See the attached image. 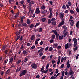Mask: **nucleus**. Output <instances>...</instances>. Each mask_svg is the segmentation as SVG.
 Returning a JSON list of instances; mask_svg holds the SVG:
<instances>
[{"instance_id":"nucleus-1","label":"nucleus","mask_w":79,"mask_h":79,"mask_svg":"<svg viewBox=\"0 0 79 79\" xmlns=\"http://www.w3.org/2000/svg\"><path fill=\"white\" fill-rule=\"evenodd\" d=\"M27 71L26 70H22L21 73H20V76H24V75H26V73H27Z\"/></svg>"},{"instance_id":"nucleus-2","label":"nucleus","mask_w":79,"mask_h":79,"mask_svg":"<svg viewBox=\"0 0 79 79\" xmlns=\"http://www.w3.org/2000/svg\"><path fill=\"white\" fill-rule=\"evenodd\" d=\"M72 5V3L70 0H69L68 2V4H67L66 5L67 8L68 9L69 8V6H71Z\"/></svg>"},{"instance_id":"nucleus-3","label":"nucleus","mask_w":79,"mask_h":79,"mask_svg":"<svg viewBox=\"0 0 79 79\" xmlns=\"http://www.w3.org/2000/svg\"><path fill=\"white\" fill-rule=\"evenodd\" d=\"M31 67L33 69H37V65L35 63H32L31 64Z\"/></svg>"},{"instance_id":"nucleus-4","label":"nucleus","mask_w":79,"mask_h":79,"mask_svg":"<svg viewBox=\"0 0 79 79\" xmlns=\"http://www.w3.org/2000/svg\"><path fill=\"white\" fill-rule=\"evenodd\" d=\"M59 16L60 17L61 19H63L64 18V13L63 12H61L59 14Z\"/></svg>"},{"instance_id":"nucleus-5","label":"nucleus","mask_w":79,"mask_h":79,"mask_svg":"<svg viewBox=\"0 0 79 79\" xmlns=\"http://www.w3.org/2000/svg\"><path fill=\"white\" fill-rule=\"evenodd\" d=\"M62 28L64 29V32H66L67 31V27L65 25L62 26Z\"/></svg>"},{"instance_id":"nucleus-6","label":"nucleus","mask_w":79,"mask_h":79,"mask_svg":"<svg viewBox=\"0 0 79 79\" xmlns=\"http://www.w3.org/2000/svg\"><path fill=\"white\" fill-rule=\"evenodd\" d=\"M8 61V59H6L4 60V63H3L4 66H5V65H6Z\"/></svg>"},{"instance_id":"nucleus-7","label":"nucleus","mask_w":79,"mask_h":79,"mask_svg":"<svg viewBox=\"0 0 79 79\" xmlns=\"http://www.w3.org/2000/svg\"><path fill=\"white\" fill-rule=\"evenodd\" d=\"M69 74L70 75H73V74H74V72L71 69L69 72Z\"/></svg>"},{"instance_id":"nucleus-8","label":"nucleus","mask_w":79,"mask_h":79,"mask_svg":"<svg viewBox=\"0 0 79 79\" xmlns=\"http://www.w3.org/2000/svg\"><path fill=\"white\" fill-rule=\"evenodd\" d=\"M56 40H58V37H59V34L58 32L56 33Z\"/></svg>"},{"instance_id":"nucleus-9","label":"nucleus","mask_w":79,"mask_h":79,"mask_svg":"<svg viewBox=\"0 0 79 79\" xmlns=\"http://www.w3.org/2000/svg\"><path fill=\"white\" fill-rule=\"evenodd\" d=\"M8 51H9V49H7L5 50V53L4 54V55H6L7 54H8Z\"/></svg>"},{"instance_id":"nucleus-10","label":"nucleus","mask_w":79,"mask_h":79,"mask_svg":"<svg viewBox=\"0 0 79 79\" xmlns=\"http://www.w3.org/2000/svg\"><path fill=\"white\" fill-rule=\"evenodd\" d=\"M11 71V69H9L6 72V74H9L10 73V72Z\"/></svg>"},{"instance_id":"nucleus-11","label":"nucleus","mask_w":79,"mask_h":79,"mask_svg":"<svg viewBox=\"0 0 79 79\" xmlns=\"http://www.w3.org/2000/svg\"><path fill=\"white\" fill-rule=\"evenodd\" d=\"M31 41L33 40H34L35 38V35H32V36L31 37Z\"/></svg>"},{"instance_id":"nucleus-12","label":"nucleus","mask_w":79,"mask_h":79,"mask_svg":"<svg viewBox=\"0 0 79 79\" xmlns=\"http://www.w3.org/2000/svg\"><path fill=\"white\" fill-rule=\"evenodd\" d=\"M69 21H71L70 25L71 26H73L74 25V21L73 20H69Z\"/></svg>"},{"instance_id":"nucleus-13","label":"nucleus","mask_w":79,"mask_h":79,"mask_svg":"<svg viewBox=\"0 0 79 79\" xmlns=\"http://www.w3.org/2000/svg\"><path fill=\"white\" fill-rule=\"evenodd\" d=\"M21 67H19L17 68V69L16 70V72H18L19 71H21Z\"/></svg>"},{"instance_id":"nucleus-14","label":"nucleus","mask_w":79,"mask_h":79,"mask_svg":"<svg viewBox=\"0 0 79 79\" xmlns=\"http://www.w3.org/2000/svg\"><path fill=\"white\" fill-rule=\"evenodd\" d=\"M5 48H6V46H5V45H4L3 47L1 49V50L2 52H4V51H5Z\"/></svg>"},{"instance_id":"nucleus-15","label":"nucleus","mask_w":79,"mask_h":79,"mask_svg":"<svg viewBox=\"0 0 79 79\" xmlns=\"http://www.w3.org/2000/svg\"><path fill=\"white\" fill-rule=\"evenodd\" d=\"M44 50V48H41V49L39 50L38 52H37V53H40V52H42V51H43V50Z\"/></svg>"},{"instance_id":"nucleus-16","label":"nucleus","mask_w":79,"mask_h":79,"mask_svg":"<svg viewBox=\"0 0 79 79\" xmlns=\"http://www.w3.org/2000/svg\"><path fill=\"white\" fill-rule=\"evenodd\" d=\"M51 23L52 25H54V26H56V22L55 21L52 22Z\"/></svg>"},{"instance_id":"nucleus-17","label":"nucleus","mask_w":79,"mask_h":79,"mask_svg":"<svg viewBox=\"0 0 79 79\" xmlns=\"http://www.w3.org/2000/svg\"><path fill=\"white\" fill-rule=\"evenodd\" d=\"M23 55H24L26 56L27 55V52L26 50H24L23 51Z\"/></svg>"},{"instance_id":"nucleus-18","label":"nucleus","mask_w":79,"mask_h":79,"mask_svg":"<svg viewBox=\"0 0 79 79\" xmlns=\"http://www.w3.org/2000/svg\"><path fill=\"white\" fill-rule=\"evenodd\" d=\"M58 46V44L57 43L53 45V47L54 48H56Z\"/></svg>"},{"instance_id":"nucleus-19","label":"nucleus","mask_w":79,"mask_h":79,"mask_svg":"<svg viewBox=\"0 0 79 79\" xmlns=\"http://www.w3.org/2000/svg\"><path fill=\"white\" fill-rule=\"evenodd\" d=\"M49 9L50 11L49 13L50 14H53V11L52 10V9L51 7H50Z\"/></svg>"},{"instance_id":"nucleus-20","label":"nucleus","mask_w":79,"mask_h":79,"mask_svg":"<svg viewBox=\"0 0 79 79\" xmlns=\"http://www.w3.org/2000/svg\"><path fill=\"white\" fill-rule=\"evenodd\" d=\"M76 26L77 28H79V21L77 22L76 23Z\"/></svg>"},{"instance_id":"nucleus-21","label":"nucleus","mask_w":79,"mask_h":79,"mask_svg":"<svg viewBox=\"0 0 79 79\" xmlns=\"http://www.w3.org/2000/svg\"><path fill=\"white\" fill-rule=\"evenodd\" d=\"M65 48L66 50H67L68 48V43L65 44Z\"/></svg>"},{"instance_id":"nucleus-22","label":"nucleus","mask_w":79,"mask_h":79,"mask_svg":"<svg viewBox=\"0 0 79 79\" xmlns=\"http://www.w3.org/2000/svg\"><path fill=\"white\" fill-rule=\"evenodd\" d=\"M51 38L52 39H55V35L54 34H53L52 36H51Z\"/></svg>"},{"instance_id":"nucleus-23","label":"nucleus","mask_w":79,"mask_h":79,"mask_svg":"<svg viewBox=\"0 0 79 79\" xmlns=\"http://www.w3.org/2000/svg\"><path fill=\"white\" fill-rule=\"evenodd\" d=\"M44 67H43L41 69L40 71L42 73H44Z\"/></svg>"},{"instance_id":"nucleus-24","label":"nucleus","mask_w":79,"mask_h":79,"mask_svg":"<svg viewBox=\"0 0 79 79\" xmlns=\"http://www.w3.org/2000/svg\"><path fill=\"white\" fill-rule=\"evenodd\" d=\"M73 41L74 43H77V39L76 38H74L73 39Z\"/></svg>"},{"instance_id":"nucleus-25","label":"nucleus","mask_w":79,"mask_h":79,"mask_svg":"<svg viewBox=\"0 0 79 79\" xmlns=\"http://www.w3.org/2000/svg\"><path fill=\"white\" fill-rule=\"evenodd\" d=\"M43 29L42 28H40L39 29L38 32H42Z\"/></svg>"},{"instance_id":"nucleus-26","label":"nucleus","mask_w":79,"mask_h":79,"mask_svg":"<svg viewBox=\"0 0 79 79\" xmlns=\"http://www.w3.org/2000/svg\"><path fill=\"white\" fill-rule=\"evenodd\" d=\"M22 25L24 26V27H27V24L26 23H22Z\"/></svg>"},{"instance_id":"nucleus-27","label":"nucleus","mask_w":79,"mask_h":79,"mask_svg":"<svg viewBox=\"0 0 79 79\" xmlns=\"http://www.w3.org/2000/svg\"><path fill=\"white\" fill-rule=\"evenodd\" d=\"M78 48V46H76L75 48H73V50L74 51H76L77 49Z\"/></svg>"},{"instance_id":"nucleus-28","label":"nucleus","mask_w":79,"mask_h":79,"mask_svg":"<svg viewBox=\"0 0 79 79\" xmlns=\"http://www.w3.org/2000/svg\"><path fill=\"white\" fill-rule=\"evenodd\" d=\"M13 61V57H11L9 63H12Z\"/></svg>"},{"instance_id":"nucleus-29","label":"nucleus","mask_w":79,"mask_h":79,"mask_svg":"<svg viewBox=\"0 0 79 79\" xmlns=\"http://www.w3.org/2000/svg\"><path fill=\"white\" fill-rule=\"evenodd\" d=\"M39 24H40V23H39V22H38V23H36V24L35 25V27H37V26H38Z\"/></svg>"},{"instance_id":"nucleus-30","label":"nucleus","mask_w":79,"mask_h":79,"mask_svg":"<svg viewBox=\"0 0 79 79\" xmlns=\"http://www.w3.org/2000/svg\"><path fill=\"white\" fill-rule=\"evenodd\" d=\"M72 44L69 43L68 44V48H69L71 47V46H72Z\"/></svg>"},{"instance_id":"nucleus-31","label":"nucleus","mask_w":79,"mask_h":79,"mask_svg":"<svg viewBox=\"0 0 79 79\" xmlns=\"http://www.w3.org/2000/svg\"><path fill=\"white\" fill-rule=\"evenodd\" d=\"M28 8H29V12H30V11H31V6H30L28 7Z\"/></svg>"},{"instance_id":"nucleus-32","label":"nucleus","mask_w":79,"mask_h":79,"mask_svg":"<svg viewBox=\"0 0 79 79\" xmlns=\"http://www.w3.org/2000/svg\"><path fill=\"white\" fill-rule=\"evenodd\" d=\"M28 27L30 28H33L34 27V24H31L30 26Z\"/></svg>"},{"instance_id":"nucleus-33","label":"nucleus","mask_w":79,"mask_h":79,"mask_svg":"<svg viewBox=\"0 0 79 79\" xmlns=\"http://www.w3.org/2000/svg\"><path fill=\"white\" fill-rule=\"evenodd\" d=\"M70 11L71 14H73L74 13V10H71Z\"/></svg>"},{"instance_id":"nucleus-34","label":"nucleus","mask_w":79,"mask_h":79,"mask_svg":"<svg viewBox=\"0 0 79 79\" xmlns=\"http://www.w3.org/2000/svg\"><path fill=\"white\" fill-rule=\"evenodd\" d=\"M60 23L62 25H64V21L62 20Z\"/></svg>"},{"instance_id":"nucleus-35","label":"nucleus","mask_w":79,"mask_h":79,"mask_svg":"<svg viewBox=\"0 0 79 79\" xmlns=\"http://www.w3.org/2000/svg\"><path fill=\"white\" fill-rule=\"evenodd\" d=\"M77 43H74L73 44V47H76L77 46Z\"/></svg>"},{"instance_id":"nucleus-36","label":"nucleus","mask_w":79,"mask_h":79,"mask_svg":"<svg viewBox=\"0 0 79 79\" xmlns=\"http://www.w3.org/2000/svg\"><path fill=\"white\" fill-rule=\"evenodd\" d=\"M53 50V48L52 47H50L49 49V52H51Z\"/></svg>"},{"instance_id":"nucleus-37","label":"nucleus","mask_w":79,"mask_h":79,"mask_svg":"<svg viewBox=\"0 0 79 79\" xmlns=\"http://www.w3.org/2000/svg\"><path fill=\"white\" fill-rule=\"evenodd\" d=\"M20 35L17 36V37L16 41H17V40H19V39H20Z\"/></svg>"},{"instance_id":"nucleus-38","label":"nucleus","mask_w":79,"mask_h":79,"mask_svg":"<svg viewBox=\"0 0 79 79\" xmlns=\"http://www.w3.org/2000/svg\"><path fill=\"white\" fill-rule=\"evenodd\" d=\"M52 32L54 33V34L55 33V35H56V32H56V30H53L52 31Z\"/></svg>"},{"instance_id":"nucleus-39","label":"nucleus","mask_w":79,"mask_h":79,"mask_svg":"<svg viewBox=\"0 0 79 79\" xmlns=\"http://www.w3.org/2000/svg\"><path fill=\"white\" fill-rule=\"evenodd\" d=\"M47 11V10H45L44 11H42V14H45V13H46Z\"/></svg>"},{"instance_id":"nucleus-40","label":"nucleus","mask_w":79,"mask_h":79,"mask_svg":"<svg viewBox=\"0 0 79 79\" xmlns=\"http://www.w3.org/2000/svg\"><path fill=\"white\" fill-rule=\"evenodd\" d=\"M28 60V59L27 58H26L24 60V62H26L27 61V60Z\"/></svg>"},{"instance_id":"nucleus-41","label":"nucleus","mask_w":79,"mask_h":79,"mask_svg":"<svg viewBox=\"0 0 79 79\" xmlns=\"http://www.w3.org/2000/svg\"><path fill=\"white\" fill-rule=\"evenodd\" d=\"M45 58H46V56L44 55L42 57L41 59L42 60H44V59H45Z\"/></svg>"},{"instance_id":"nucleus-42","label":"nucleus","mask_w":79,"mask_h":79,"mask_svg":"<svg viewBox=\"0 0 79 79\" xmlns=\"http://www.w3.org/2000/svg\"><path fill=\"white\" fill-rule=\"evenodd\" d=\"M41 9H42V10H44V9H45V7L44 5L42 6H41Z\"/></svg>"},{"instance_id":"nucleus-43","label":"nucleus","mask_w":79,"mask_h":79,"mask_svg":"<svg viewBox=\"0 0 79 79\" xmlns=\"http://www.w3.org/2000/svg\"><path fill=\"white\" fill-rule=\"evenodd\" d=\"M43 53L42 52H39V56H42L43 55Z\"/></svg>"},{"instance_id":"nucleus-44","label":"nucleus","mask_w":79,"mask_h":79,"mask_svg":"<svg viewBox=\"0 0 79 79\" xmlns=\"http://www.w3.org/2000/svg\"><path fill=\"white\" fill-rule=\"evenodd\" d=\"M62 8H63V9H64V10H66V5H63L62 6Z\"/></svg>"},{"instance_id":"nucleus-45","label":"nucleus","mask_w":79,"mask_h":79,"mask_svg":"<svg viewBox=\"0 0 79 79\" xmlns=\"http://www.w3.org/2000/svg\"><path fill=\"white\" fill-rule=\"evenodd\" d=\"M31 43H28L27 44V45L28 47H30V46H31Z\"/></svg>"},{"instance_id":"nucleus-46","label":"nucleus","mask_w":79,"mask_h":79,"mask_svg":"<svg viewBox=\"0 0 79 79\" xmlns=\"http://www.w3.org/2000/svg\"><path fill=\"white\" fill-rule=\"evenodd\" d=\"M25 16L24 15L23 16V17H21L20 18H21V20H23V19H25Z\"/></svg>"},{"instance_id":"nucleus-47","label":"nucleus","mask_w":79,"mask_h":79,"mask_svg":"<svg viewBox=\"0 0 79 79\" xmlns=\"http://www.w3.org/2000/svg\"><path fill=\"white\" fill-rule=\"evenodd\" d=\"M21 60H18V61L17 63V64H19V63H21Z\"/></svg>"},{"instance_id":"nucleus-48","label":"nucleus","mask_w":79,"mask_h":79,"mask_svg":"<svg viewBox=\"0 0 79 79\" xmlns=\"http://www.w3.org/2000/svg\"><path fill=\"white\" fill-rule=\"evenodd\" d=\"M4 74V72L3 71H1V75L2 76H3V74Z\"/></svg>"},{"instance_id":"nucleus-49","label":"nucleus","mask_w":79,"mask_h":79,"mask_svg":"<svg viewBox=\"0 0 79 79\" xmlns=\"http://www.w3.org/2000/svg\"><path fill=\"white\" fill-rule=\"evenodd\" d=\"M49 67V64L48 63L46 67V69H47Z\"/></svg>"},{"instance_id":"nucleus-50","label":"nucleus","mask_w":79,"mask_h":79,"mask_svg":"<svg viewBox=\"0 0 79 79\" xmlns=\"http://www.w3.org/2000/svg\"><path fill=\"white\" fill-rule=\"evenodd\" d=\"M52 15H53V14H50L49 16H48L49 18H51V17L52 16Z\"/></svg>"},{"instance_id":"nucleus-51","label":"nucleus","mask_w":79,"mask_h":79,"mask_svg":"<svg viewBox=\"0 0 79 79\" xmlns=\"http://www.w3.org/2000/svg\"><path fill=\"white\" fill-rule=\"evenodd\" d=\"M39 77H40V76L39 75H38L36 76L35 78L36 79H38V78H39Z\"/></svg>"},{"instance_id":"nucleus-52","label":"nucleus","mask_w":79,"mask_h":79,"mask_svg":"<svg viewBox=\"0 0 79 79\" xmlns=\"http://www.w3.org/2000/svg\"><path fill=\"white\" fill-rule=\"evenodd\" d=\"M79 54H77L76 56V60H77V59H78V58L79 57Z\"/></svg>"},{"instance_id":"nucleus-53","label":"nucleus","mask_w":79,"mask_h":79,"mask_svg":"<svg viewBox=\"0 0 79 79\" xmlns=\"http://www.w3.org/2000/svg\"><path fill=\"white\" fill-rule=\"evenodd\" d=\"M39 42L38 41H35V45H38L39 44Z\"/></svg>"},{"instance_id":"nucleus-54","label":"nucleus","mask_w":79,"mask_h":79,"mask_svg":"<svg viewBox=\"0 0 79 79\" xmlns=\"http://www.w3.org/2000/svg\"><path fill=\"white\" fill-rule=\"evenodd\" d=\"M27 24H31V22H30L29 20H27Z\"/></svg>"},{"instance_id":"nucleus-55","label":"nucleus","mask_w":79,"mask_h":79,"mask_svg":"<svg viewBox=\"0 0 79 79\" xmlns=\"http://www.w3.org/2000/svg\"><path fill=\"white\" fill-rule=\"evenodd\" d=\"M49 48V47L48 46H47V47H46V48L45 49V51H47L48 50V48Z\"/></svg>"},{"instance_id":"nucleus-56","label":"nucleus","mask_w":79,"mask_h":79,"mask_svg":"<svg viewBox=\"0 0 79 79\" xmlns=\"http://www.w3.org/2000/svg\"><path fill=\"white\" fill-rule=\"evenodd\" d=\"M14 0H9V2L10 4H11V2H13Z\"/></svg>"},{"instance_id":"nucleus-57","label":"nucleus","mask_w":79,"mask_h":79,"mask_svg":"<svg viewBox=\"0 0 79 79\" xmlns=\"http://www.w3.org/2000/svg\"><path fill=\"white\" fill-rule=\"evenodd\" d=\"M65 73V72H64V71H63L62 72V76H64V74Z\"/></svg>"},{"instance_id":"nucleus-58","label":"nucleus","mask_w":79,"mask_h":79,"mask_svg":"<svg viewBox=\"0 0 79 79\" xmlns=\"http://www.w3.org/2000/svg\"><path fill=\"white\" fill-rule=\"evenodd\" d=\"M61 26H62V25H61V24L60 23L58 24V26H57V27H60Z\"/></svg>"},{"instance_id":"nucleus-59","label":"nucleus","mask_w":79,"mask_h":79,"mask_svg":"<svg viewBox=\"0 0 79 79\" xmlns=\"http://www.w3.org/2000/svg\"><path fill=\"white\" fill-rule=\"evenodd\" d=\"M19 32H16V36H18L20 34V33H19Z\"/></svg>"},{"instance_id":"nucleus-60","label":"nucleus","mask_w":79,"mask_h":79,"mask_svg":"<svg viewBox=\"0 0 79 79\" xmlns=\"http://www.w3.org/2000/svg\"><path fill=\"white\" fill-rule=\"evenodd\" d=\"M76 11H77V13L79 12V8L77 7L76 9Z\"/></svg>"},{"instance_id":"nucleus-61","label":"nucleus","mask_w":79,"mask_h":79,"mask_svg":"<svg viewBox=\"0 0 79 79\" xmlns=\"http://www.w3.org/2000/svg\"><path fill=\"white\" fill-rule=\"evenodd\" d=\"M67 34H68V32H66L65 33L64 35V37H65L66 36V35H67Z\"/></svg>"},{"instance_id":"nucleus-62","label":"nucleus","mask_w":79,"mask_h":79,"mask_svg":"<svg viewBox=\"0 0 79 79\" xmlns=\"http://www.w3.org/2000/svg\"><path fill=\"white\" fill-rule=\"evenodd\" d=\"M71 51L70 50H69V52H68V54H69V56H70V55H71Z\"/></svg>"},{"instance_id":"nucleus-63","label":"nucleus","mask_w":79,"mask_h":79,"mask_svg":"<svg viewBox=\"0 0 79 79\" xmlns=\"http://www.w3.org/2000/svg\"><path fill=\"white\" fill-rule=\"evenodd\" d=\"M35 13H37V14H38V13H40V10H36Z\"/></svg>"},{"instance_id":"nucleus-64","label":"nucleus","mask_w":79,"mask_h":79,"mask_svg":"<svg viewBox=\"0 0 79 79\" xmlns=\"http://www.w3.org/2000/svg\"><path fill=\"white\" fill-rule=\"evenodd\" d=\"M66 65H67V68H69L70 67V64H66Z\"/></svg>"}]
</instances>
